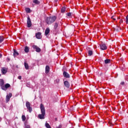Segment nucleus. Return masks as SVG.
<instances>
[{
	"instance_id": "e433bc0d",
	"label": "nucleus",
	"mask_w": 128,
	"mask_h": 128,
	"mask_svg": "<svg viewBox=\"0 0 128 128\" xmlns=\"http://www.w3.org/2000/svg\"><path fill=\"white\" fill-rule=\"evenodd\" d=\"M120 22H124V20H120Z\"/></svg>"
},
{
	"instance_id": "6e6552de",
	"label": "nucleus",
	"mask_w": 128,
	"mask_h": 128,
	"mask_svg": "<svg viewBox=\"0 0 128 128\" xmlns=\"http://www.w3.org/2000/svg\"><path fill=\"white\" fill-rule=\"evenodd\" d=\"M12 96V94L10 93L8 95L6 96V102H8L10 100V98Z\"/></svg>"
},
{
	"instance_id": "7ed1b4c3",
	"label": "nucleus",
	"mask_w": 128,
	"mask_h": 128,
	"mask_svg": "<svg viewBox=\"0 0 128 128\" xmlns=\"http://www.w3.org/2000/svg\"><path fill=\"white\" fill-rule=\"evenodd\" d=\"M26 107L27 108V110H29L30 112H32V108L30 107V102H26Z\"/></svg>"
},
{
	"instance_id": "39448f33",
	"label": "nucleus",
	"mask_w": 128,
	"mask_h": 128,
	"mask_svg": "<svg viewBox=\"0 0 128 128\" xmlns=\"http://www.w3.org/2000/svg\"><path fill=\"white\" fill-rule=\"evenodd\" d=\"M27 25L28 28H30V26H32V20L30 16H28L27 18Z\"/></svg>"
},
{
	"instance_id": "1a4fd4ad",
	"label": "nucleus",
	"mask_w": 128,
	"mask_h": 128,
	"mask_svg": "<svg viewBox=\"0 0 128 128\" xmlns=\"http://www.w3.org/2000/svg\"><path fill=\"white\" fill-rule=\"evenodd\" d=\"M33 48H34V50H36V52H40V48H38V46H37L36 45H34L32 46Z\"/></svg>"
},
{
	"instance_id": "0eeeda50",
	"label": "nucleus",
	"mask_w": 128,
	"mask_h": 128,
	"mask_svg": "<svg viewBox=\"0 0 128 128\" xmlns=\"http://www.w3.org/2000/svg\"><path fill=\"white\" fill-rule=\"evenodd\" d=\"M63 76L66 78H70V75L66 72L64 71L63 72Z\"/></svg>"
},
{
	"instance_id": "f03ea898",
	"label": "nucleus",
	"mask_w": 128,
	"mask_h": 128,
	"mask_svg": "<svg viewBox=\"0 0 128 128\" xmlns=\"http://www.w3.org/2000/svg\"><path fill=\"white\" fill-rule=\"evenodd\" d=\"M56 16L47 17L46 19V22L48 24H52V22H56Z\"/></svg>"
},
{
	"instance_id": "bb28decb",
	"label": "nucleus",
	"mask_w": 128,
	"mask_h": 128,
	"mask_svg": "<svg viewBox=\"0 0 128 128\" xmlns=\"http://www.w3.org/2000/svg\"><path fill=\"white\" fill-rule=\"evenodd\" d=\"M66 12V7H62L61 9L62 12Z\"/></svg>"
},
{
	"instance_id": "5701e85b",
	"label": "nucleus",
	"mask_w": 128,
	"mask_h": 128,
	"mask_svg": "<svg viewBox=\"0 0 128 128\" xmlns=\"http://www.w3.org/2000/svg\"><path fill=\"white\" fill-rule=\"evenodd\" d=\"M88 56H92V50H88Z\"/></svg>"
},
{
	"instance_id": "2eb2a0df",
	"label": "nucleus",
	"mask_w": 128,
	"mask_h": 128,
	"mask_svg": "<svg viewBox=\"0 0 128 128\" xmlns=\"http://www.w3.org/2000/svg\"><path fill=\"white\" fill-rule=\"evenodd\" d=\"M10 88V84H6L5 86H4V90H4L6 88Z\"/></svg>"
},
{
	"instance_id": "aec40b11",
	"label": "nucleus",
	"mask_w": 128,
	"mask_h": 128,
	"mask_svg": "<svg viewBox=\"0 0 128 128\" xmlns=\"http://www.w3.org/2000/svg\"><path fill=\"white\" fill-rule=\"evenodd\" d=\"M26 70H28V64L26 62L24 63Z\"/></svg>"
},
{
	"instance_id": "ddd939ff",
	"label": "nucleus",
	"mask_w": 128,
	"mask_h": 128,
	"mask_svg": "<svg viewBox=\"0 0 128 128\" xmlns=\"http://www.w3.org/2000/svg\"><path fill=\"white\" fill-rule=\"evenodd\" d=\"M19 54H18V52L16 50H14L13 56L14 58H16V56H18Z\"/></svg>"
},
{
	"instance_id": "9d476101",
	"label": "nucleus",
	"mask_w": 128,
	"mask_h": 128,
	"mask_svg": "<svg viewBox=\"0 0 128 128\" xmlns=\"http://www.w3.org/2000/svg\"><path fill=\"white\" fill-rule=\"evenodd\" d=\"M1 72L2 74H6L8 72V69L6 68H1Z\"/></svg>"
},
{
	"instance_id": "58836bf2",
	"label": "nucleus",
	"mask_w": 128,
	"mask_h": 128,
	"mask_svg": "<svg viewBox=\"0 0 128 128\" xmlns=\"http://www.w3.org/2000/svg\"><path fill=\"white\" fill-rule=\"evenodd\" d=\"M2 54H0V58H2Z\"/></svg>"
},
{
	"instance_id": "473e14b6",
	"label": "nucleus",
	"mask_w": 128,
	"mask_h": 128,
	"mask_svg": "<svg viewBox=\"0 0 128 128\" xmlns=\"http://www.w3.org/2000/svg\"><path fill=\"white\" fill-rule=\"evenodd\" d=\"M125 80L128 82V76H125Z\"/></svg>"
},
{
	"instance_id": "a878e982",
	"label": "nucleus",
	"mask_w": 128,
	"mask_h": 128,
	"mask_svg": "<svg viewBox=\"0 0 128 128\" xmlns=\"http://www.w3.org/2000/svg\"><path fill=\"white\" fill-rule=\"evenodd\" d=\"M45 126H46L47 128H52L48 123H46Z\"/></svg>"
},
{
	"instance_id": "2f4dec72",
	"label": "nucleus",
	"mask_w": 128,
	"mask_h": 128,
	"mask_svg": "<svg viewBox=\"0 0 128 128\" xmlns=\"http://www.w3.org/2000/svg\"><path fill=\"white\" fill-rule=\"evenodd\" d=\"M55 82H56V84H58V82H60V79H56L55 80Z\"/></svg>"
},
{
	"instance_id": "c756f323",
	"label": "nucleus",
	"mask_w": 128,
	"mask_h": 128,
	"mask_svg": "<svg viewBox=\"0 0 128 128\" xmlns=\"http://www.w3.org/2000/svg\"><path fill=\"white\" fill-rule=\"evenodd\" d=\"M126 24H128V14L126 16Z\"/></svg>"
},
{
	"instance_id": "72a5a7b5",
	"label": "nucleus",
	"mask_w": 128,
	"mask_h": 128,
	"mask_svg": "<svg viewBox=\"0 0 128 128\" xmlns=\"http://www.w3.org/2000/svg\"><path fill=\"white\" fill-rule=\"evenodd\" d=\"M120 84H121L122 86H124V82H120Z\"/></svg>"
},
{
	"instance_id": "6ab92c4d",
	"label": "nucleus",
	"mask_w": 128,
	"mask_h": 128,
	"mask_svg": "<svg viewBox=\"0 0 128 128\" xmlns=\"http://www.w3.org/2000/svg\"><path fill=\"white\" fill-rule=\"evenodd\" d=\"M58 28V22H55L54 27V30H56Z\"/></svg>"
},
{
	"instance_id": "412c9836",
	"label": "nucleus",
	"mask_w": 128,
	"mask_h": 128,
	"mask_svg": "<svg viewBox=\"0 0 128 128\" xmlns=\"http://www.w3.org/2000/svg\"><path fill=\"white\" fill-rule=\"evenodd\" d=\"M25 10L27 14H30V8H26Z\"/></svg>"
},
{
	"instance_id": "423d86ee",
	"label": "nucleus",
	"mask_w": 128,
	"mask_h": 128,
	"mask_svg": "<svg viewBox=\"0 0 128 128\" xmlns=\"http://www.w3.org/2000/svg\"><path fill=\"white\" fill-rule=\"evenodd\" d=\"M100 47L102 50H106L108 48V47H106V44L104 43H102L100 44Z\"/></svg>"
},
{
	"instance_id": "cd10ccee",
	"label": "nucleus",
	"mask_w": 128,
	"mask_h": 128,
	"mask_svg": "<svg viewBox=\"0 0 128 128\" xmlns=\"http://www.w3.org/2000/svg\"><path fill=\"white\" fill-rule=\"evenodd\" d=\"M22 120L23 122H24V120H26V116L24 115H22Z\"/></svg>"
},
{
	"instance_id": "f8f14e48",
	"label": "nucleus",
	"mask_w": 128,
	"mask_h": 128,
	"mask_svg": "<svg viewBox=\"0 0 128 128\" xmlns=\"http://www.w3.org/2000/svg\"><path fill=\"white\" fill-rule=\"evenodd\" d=\"M40 36H42V33L38 32V33H36V38H38V40L40 39Z\"/></svg>"
},
{
	"instance_id": "b1692460",
	"label": "nucleus",
	"mask_w": 128,
	"mask_h": 128,
	"mask_svg": "<svg viewBox=\"0 0 128 128\" xmlns=\"http://www.w3.org/2000/svg\"><path fill=\"white\" fill-rule=\"evenodd\" d=\"M4 36H0V44H2V42H4Z\"/></svg>"
},
{
	"instance_id": "ea45409f",
	"label": "nucleus",
	"mask_w": 128,
	"mask_h": 128,
	"mask_svg": "<svg viewBox=\"0 0 128 128\" xmlns=\"http://www.w3.org/2000/svg\"><path fill=\"white\" fill-rule=\"evenodd\" d=\"M55 120H58V118H56Z\"/></svg>"
},
{
	"instance_id": "4468645a",
	"label": "nucleus",
	"mask_w": 128,
	"mask_h": 128,
	"mask_svg": "<svg viewBox=\"0 0 128 128\" xmlns=\"http://www.w3.org/2000/svg\"><path fill=\"white\" fill-rule=\"evenodd\" d=\"M50 28H46L45 30V36H48L50 34Z\"/></svg>"
},
{
	"instance_id": "393cba45",
	"label": "nucleus",
	"mask_w": 128,
	"mask_h": 128,
	"mask_svg": "<svg viewBox=\"0 0 128 128\" xmlns=\"http://www.w3.org/2000/svg\"><path fill=\"white\" fill-rule=\"evenodd\" d=\"M116 30L117 32H120V30H122V28L118 27V26L116 28Z\"/></svg>"
},
{
	"instance_id": "f257e3e1",
	"label": "nucleus",
	"mask_w": 128,
	"mask_h": 128,
	"mask_svg": "<svg viewBox=\"0 0 128 128\" xmlns=\"http://www.w3.org/2000/svg\"><path fill=\"white\" fill-rule=\"evenodd\" d=\"M40 109L41 110V114L38 115V118L40 120H44V116H46V108H44V106L42 104H40Z\"/></svg>"
},
{
	"instance_id": "a211bd4d",
	"label": "nucleus",
	"mask_w": 128,
	"mask_h": 128,
	"mask_svg": "<svg viewBox=\"0 0 128 128\" xmlns=\"http://www.w3.org/2000/svg\"><path fill=\"white\" fill-rule=\"evenodd\" d=\"M104 62L106 64H110V59H106V60H104Z\"/></svg>"
},
{
	"instance_id": "c85d7f7f",
	"label": "nucleus",
	"mask_w": 128,
	"mask_h": 128,
	"mask_svg": "<svg viewBox=\"0 0 128 128\" xmlns=\"http://www.w3.org/2000/svg\"><path fill=\"white\" fill-rule=\"evenodd\" d=\"M67 16H72V12H69L66 14Z\"/></svg>"
},
{
	"instance_id": "dca6fc26",
	"label": "nucleus",
	"mask_w": 128,
	"mask_h": 128,
	"mask_svg": "<svg viewBox=\"0 0 128 128\" xmlns=\"http://www.w3.org/2000/svg\"><path fill=\"white\" fill-rule=\"evenodd\" d=\"M50 72V66H46V74H48Z\"/></svg>"
},
{
	"instance_id": "a19ab883",
	"label": "nucleus",
	"mask_w": 128,
	"mask_h": 128,
	"mask_svg": "<svg viewBox=\"0 0 128 128\" xmlns=\"http://www.w3.org/2000/svg\"><path fill=\"white\" fill-rule=\"evenodd\" d=\"M0 76H1V75H0Z\"/></svg>"
},
{
	"instance_id": "20e7f679",
	"label": "nucleus",
	"mask_w": 128,
	"mask_h": 128,
	"mask_svg": "<svg viewBox=\"0 0 128 128\" xmlns=\"http://www.w3.org/2000/svg\"><path fill=\"white\" fill-rule=\"evenodd\" d=\"M0 86L2 90H4V80L3 79L0 80Z\"/></svg>"
},
{
	"instance_id": "f3484780",
	"label": "nucleus",
	"mask_w": 128,
	"mask_h": 128,
	"mask_svg": "<svg viewBox=\"0 0 128 128\" xmlns=\"http://www.w3.org/2000/svg\"><path fill=\"white\" fill-rule=\"evenodd\" d=\"M24 52H30V48H28V46H26L24 48Z\"/></svg>"
},
{
	"instance_id": "9b49d317",
	"label": "nucleus",
	"mask_w": 128,
	"mask_h": 128,
	"mask_svg": "<svg viewBox=\"0 0 128 128\" xmlns=\"http://www.w3.org/2000/svg\"><path fill=\"white\" fill-rule=\"evenodd\" d=\"M64 86H66V88H70V82H68V81H64Z\"/></svg>"
},
{
	"instance_id": "4be33fe9",
	"label": "nucleus",
	"mask_w": 128,
	"mask_h": 128,
	"mask_svg": "<svg viewBox=\"0 0 128 128\" xmlns=\"http://www.w3.org/2000/svg\"><path fill=\"white\" fill-rule=\"evenodd\" d=\"M34 4H40V2L38 0H34L33 1Z\"/></svg>"
},
{
	"instance_id": "f704fd0d",
	"label": "nucleus",
	"mask_w": 128,
	"mask_h": 128,
	"mask_svg": "<svg viewBox=\"0 0 128 128\" xmlns=\"http://www.w3.org/2000/svg\"><path fill=\"white\" fill-rule=\"evenodd\" d=\"M18 80H20L22 78V76H18Z\"/></svg>"
},
{
	"instance_id": "4c0bfd02",
	"label": "nucleus",
	"mask_w": 128,
	"mask_h": 128,
	"mask_svg": "<svg viewBox=\"0 0 128 128\" xmlns=\"http://www.w3.org/2000/svg\"><path fill=\"white\" fill-rule=\"evenodd\" d=\"M7 60H8V61L10 60V58H7Z\"/></svg>"
},
{
	"instance_id": "c9c22d12",
	"label": "nucleus",
	"mask_w": 128,
	"mask_h": 128,
	"mask_svg": "<svg viewBox=\"0 0 128 128\" xmlns=\"http://www.w3.org/2000/svg\"><path fill=\"white\" fill-rule=\"evenodd\" d=\"M111 18H112V20H116V18H114V16H112V17H111Z\"/></svg>"
},
{
	"instance_id": "7c9ffc66",
	"label": "nucleus",
	"mask_w": 128,
	"mask_h": 128,
	"mask_svg": "<svg viewBox=\"0 0 128 128\" xmlns=\"http://www.w3.org/2000/svg\"><path fill=\"white\" fill-rule=\"evenodd\" d=\"M25 128H30V125L25 124Z\"/></svg>"
}]
</instances>
